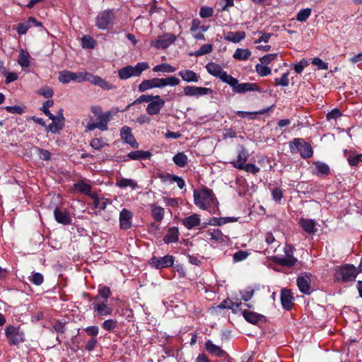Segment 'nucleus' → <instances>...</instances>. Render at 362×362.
Segmentation results:
<instances>
[{
    "label": "nucleus",
    "instance_id": "obj_25",
    "mask_svg": "<svg viewBox=\"0 0 362 362\" xmlns=\"http://www.w3.org/2000/svg\"><path fill=\"white\" fill-rule=\"evenodd\" d=\"M205 68L210 74L219 78H221V76H223V73H225L222 67L216 63H209Z\"/></svg>",
    "mask_w": 362,
    "mask_h": 362
},
{
    "label": "nucleus",
    "instance_id": "obj_34",
    "mask_svg": "<svg viewBox=\"0 0 362 362\" xmlns=\"http://www.w3.org/2000/svg\"><path fill=\"white\" fill-rule=\"evenodd\" d=\"M184 93L187 96L204 95V87L186 86L184 88Z\"/></svg>",
    "mask_w": 362,
    "mask_h": 362
},
{
    "label": "nucleus",
    "instance_id": "obj_63",
    "mask_svg": "<svg viewBox=\"0 0 362 362\" xmlns=\"http://www.w3.org/2000/svg\"><path fill=\"white\" fill-rule=\"evenodd\" d=\"M90 145L94 149L99 150L103 148L105 144L101 138H95L90 141Z\"/></svg>",
    "mask_w": 362,
    "mask_h": 362
},
{
    "label": "nucleus",
    "instance_id": "obj_8",
    "mask_svg": "<svg viewBox=\"0 0 362 362\" xmlns=\"http://www.w3.org/2000/svg\"><path fill=\"white\" fill-rule=\"evenodd\" d=\"M242 315L247 322L255 325H258L259 322L265 323L267 322V317L264 315L248 310H243Z\"/></svg>",
    "mask_w": 362,
    "mask_h": 362
},
{
    "label": "nucleus",
    "instance_id": "obj_3",
    "mask_svg": "<svg viewBox=\"0 0 362 362\" xmlns=\"http://www.w3.org/2000/svg\"><path fill=\"white\" fill-rule=\"evenodd\" d=\"M5 335L10 345L17 346L25 341L24 333L21 330L20 326H6Z\"/></svg>",
    "mask_w": 362,
    "mask_h": 362
},
{
    "label": "nucleus",
    "instance_id": "obj_6",
    "mask_svg": "<svg viewBox=\"0 0 362 362\" xmlns=\"http://www.w3.org/2000/svg\"><path fill=\"white\" fill-rule=\"evenodd\" d=\"M149 264L156 269L170 267L174 264V258L173 256L169 255H167L161 258L153 256L151 258Z\"/></svg>",
    "mask_w": 362,
    "mask_h": 362
},
{
    "label": "nucleus",
    "instance_id": "obj_57",
    "mask_svg": "<svg viewBox=\"0 0 362 362\" xmlns=\"http://www.w3.org/2000/svg\"><path fill=\"white\" fill-rule=\"evenodd\" d=\"M278 54H266L263 56L262 57L259 58V61L262 64L268 65L276 59Z\"/></svg>",
    "mask_w": 362,
    "mask_h": 362
},
{
    "label": "nucleus",
    "instance_id": "obj_7",
    "mask_svg": "<svg viewBox=\"0 0 362 362\" xmlns=\"http://www.w3.org/2000/svg\"><path fill=\"white\" fill-rule=\"evenodd\" d=\"M112 10H105L100 13L96 18V25L100 29H105L114 19Z\"/></svg>",
    "mask_w": 362,
    "mask_h": 362
},
{
    "label": "nucleus",
    "instance_id": "obj_29",
    "mask_svg": "<svg viewBox=\"0 0 362 362\" xmlns=\"http://www.w3.org/2000/svg\"><path fill=\"white\" fill-rule=\"evenodd\" d=\"M178 75L182 78L187 82H197L199 80V77L195 72L191 70H182L178 73Z\"/></svg>",
    "mask_w": 362,
    "mask_h": 362
},
{
    "label": "nucleus",
    "instance_id": "obj_61",
    "mask_svg": "<svg viewBox=\"0 0 362 362\" xmlns=\"http://www.w3.org/2000/svg\"><path fill=\"white\" fill-rule=\"evenodd\" d=\"M117 327V321L114 320H107L102 324V327L107 331H112Z\"/></svg>",
    "mask_w": 362,
    "mask_h": 362
},
{
    "label": "nucleus",
    "instance_id": "obj_43",
    "mask_svg": "<svg viewBox=\"0 0 362 362\" xmlns=\"http://www.w3.org/2000/svg\"><path fill=\"white\" fill-rule=\"evenodd\" d=\"M160 88L169 86H176L180 83V79L175 76H169L165 78H160Z\"/></svg>",
    "mask_w": 362,
    "mask_h": 362
},
{
    "label": "nucleus",
    "instance_id": "obj_59",
    "mask_svg": "<svg viewBox=\"0 0 362 362\" xmlns=\"http://www.w3.org/2000/svg\"><path fill=\"white\" fill-rule=\"evenodd\" d=\"M37 93L39 95H43L47 98H52L54 95V91L52 88L49 86H45L40 90H38Z\"/></svg>",
    "mask_w": 362,
    "mask_h": 362
},
{
    "label": "nucleus",
    "instance_id": "obj_27",
    "mask_svg": "<svg viewBox=\"0 0 362 362\" xmlns=\"http://www.w3.org/2000/svg\"><path fill=\"white\" fill-rule=\"evenodd\" d=\"M245 33L244 31L238 32H228L225 35V39L228 41L238 43L245 37Z\"/></svg>",
    "mask_w": 362,
    "mask_h": 362
},
{
    "label": "nucleus",
    "instance_id": "obj_17",
    "mask_svg": "<svg viewBox=\"0 0 362 362\" xmlns=\"http://www.w3.org/2000/svg\"><path fill=\"white\" fill-rule=\"evenodd\" d=\"M86 76L87 81H90L92 84L98 86L104 90H110L114 88L112 84L98 76H95L90 73H88Z\"/></svg>",
    "mask_w": 362,
    "mask_h": 362
},
{
    "label": "nucleus",
    "instance_id": "obj_35",
    "mask_svg": "<svg viewBox=\"0 0 362 362\" xmlns=\"http://www.w3.org/2000/svg\"><path fill=\"white\" fill-rule=\"evenodd\" d=\"M74 187L76 191L81 193H83L86 195H90L91 186L87 183H85L83 180L75 183Z\"/></svg>",
    "mask_w": 362,
    "mask_h": 362
},
{
    "label": "nucleus",
    "instance_id": "obj_26",
    "mask_svg": "<svg viewBox=\"0 0 362 362\" xmlns=\"http://www.w3.org/2000/svg\"><path fill=\"white\" fill-rule=\"evenodd\" d=\"M179 238V230L176 227L170 228L168 230V233L163 238V241L165 243L169 244L172 243H176L178 240Z\"/></svg>",
    "mask_w": 362,
    "mask_h": 362
},
{
    "label": "nucleus",
    "instance_id": "obj_14",
    "mask_svg": "<svg viewBox=\"0 0 362 362\" xmlns=\"http://www.w3.org/2000/svg\"><path fill=\"white\" fill-rule=\"evenodd\" d=\"M205 350L213 357L222 358L227 355L221 346L214 344L211 340L205 341Z\"/></svg>",
    "mask_w": 362,
    "mask_h": 362
},
{
    "label": "nucleus",
    "instance_id": "obj_1",
    "mask_svg": "<svg viewBox=\"0 0 362 362\" xmlns=\"http://www.w3.org/2000/svg\"><path fill=\"white\" fill-rule=\"evenodd\" d=\"M358 274V269L354 264H345L335 267L333 279L337 283H348L355 281Z\"/></svg>",
    "mask_w": 362,
    "mask_h": 362
},
{
    "label": "nucleus",
    "instance_id": "obj_5",
    "mask_svg": "<svg viewBox=\"0 0 362 362\" xmlns=\"http://www.w3.org/2000/svg\"><path fill=\"white\" fill-rule=\"evenodd\" d=\"M205 211L216 214L218 211V202L212 189L205 187Z\"/></svg>",
    "mask_w": 362,
    "mask_h": 362
},
{
    "label": "nucleus",
    "instance_id": "obj_53",
    "mask_svg": "<svg viewBox=\"0 0 362 362\" xmlns=\"http://www.w3.org/2000/svg\"><path fill=\"white\" fill-rule=\"evenodd\" d=\"M66 322H62L60 320L55 321L52 325V329L59 333H64L66 332Z\"/></svg>",
    "mask_w": 362,
    "mask_h": 362
},
{
    "label": "nucleus",
    "instance_id": "obj_58",
    "mask_svg": "<svg viewBox=\"0 0 362 362\" xmlns=\"http://www.w3.org/2000/svg\"><path fill=\"white\" fill-rule=\"evenodd\" d=\"M241 170H244L247 173H250L253 175L258 173L260 171V168L252 163H247L243 165Z\"/></svg>",
    "mask_w": 362,
    "mask_h": 362
},
{
    "label": "nucleus",
    "instance_id": "obj_52",
    "mask_svg": "<svg viewBox=\"0 0 362 362\" xmlns=\"http://www.w3.org/2000/svg\"><path fill=\"white\" fill-rule=\"evenodd\" d=\"M29 280L35 285L40 286L43 283L44 277L42 274L38 272H35L29 277Z\"/></svg>",
    "mask_w": 362,
    "mask_h": 362
},
{
    "label": "nucleus",
    "instance_id": "obj_18",
    "mask_svg": "<svg viewBox=\"0 0 362 362\" xmlns=\"http://www.w3.org/2000/svg\"><path fill=\"white\" fill-rule=\"evenodd\" d=\"M272 262L278 265L292 267L297 262V259L293 256V255H288V256L285 257H281L279 256L272 257Z\"/></svg>",
    "mask_w": 362,
    "mask_h": 362
},
{
    "label": "nucleus",
    "instance_id": "obj_19",
    "mask_svg": "<svg viewBox=\"0 0 362 362\" xmlns=\"http://www.w3.org/2000/svg\"><path fill=\"white\" fill-rule=\"evenodd\" d=\"M54 216L55 220L61 224L69 225L71 223V218L69 214L66 210H60L59 208H56L54 211Z\"/></svg>",
    "mask_w": 362,
    "mask_h": 362
},
{
    "label": "nucleus",
    "instance_id": "obj_54",
    "mask_svg": "<svg viewBox=\"0 0 362 362\" xmlns=\"http://www.w3.org/2000/svg\"><path fill=\"white\" fill-rule=\"evenodd\" d=\"M250 253L247 251L240 250L234 253L233 259L234 262H241L245 259Z\"/></svg>",
    "mask_w": 362,
    "mask_h": 362
},
{
    "label": "nucleus",
    "instance_id": "obj_42",
    "mask_svg": "<svg viewBox=\"0 0 362 362\" xmlns=\"http://www.w3.org/2000/svg\"><path fill=\"white\" fill-rule=\"evenodd\" d=\"M173 160L177 166L182 168L187 164V157L184 153L182 152L175 154L173 156Z\"/></svg>",
    "mask_w": 362,
    "mask_h": 362
},
{
    "label": "nucleus",
    "instance_id": "obj_55",
    "mask_svg": "<svg viewBox=\"0 0 362 362\" xmlns=\"http://www.w3.org/2000/svg\"><path fill=\"white\" fill-rule=\"evenodd\" d=\"M36 151L40 159L42 160H49L51 159V153L45 149L36 147Z\"/></svg>",
    "mask_w": 362,
    "mask_h": 362
},
{
    "label": "nucleus",
    "instance_id": "obj_32",
    "mask_svg": "<svg viewBox=\"0 0 362 362\" xmlns=\"http://www.w3.org/2000/svg\"><path fill=\"white\" fill-rule=\"evenodd\" d=\"M274 107V105H272L270 107H266V108H264L262 110H260L259 111H256V112H245V111H238L237 112V115L242 117V118H244L247 115H250V119H254L255 117H252V115H264V114H266L268 112H269L270 110H272L273 109V107Z\"/></svg>",
    "mask_w": 362,
    "mask_h": 362
},
{
    "label": "nucleus",
    "instance_id": "obj_23",
    "mask_svg": "<svg viewBox=\"0 0 362 362\" xmlns=\"http://www.w3.org/2000/svg\"><path fill=\"white\" fill-rule=\"evenodd\" d=\"M181 222L187 229H192L200 224L201 219L198 214H194L182 219Z\"/></svg>",
    "mask_w": 362,
    "mask_h": 362
},
{
    "label": "nucleus",
    "instance_id": "obj_31",
    "mask_svg": "<svg viewBox=\"0 0 362 362\" xmlns=\"http://www.w3.org/2000/svg\"><path fill=\"white\" fill-rule=\"evenodd\" d=\"M223 82L226 83L233 88V90L236 93L237 86L240 84L237 78L228 75L226 71L223 73V76H221L220 78Z\"/></svg>",
    "mask_w": 362,
    "mask_h": 362
},
{
    "label": "nucleus",
    "instance_id": "obj_40",
    "mask_svg": "<svg viewBox=\"0 0 362 362\" xmlns=\"http://www.w3.org/2000/svg\"><path fill=\"white\" fill-rule=\"evenodd\" d=\"M18 62L22 67H28L30 66L29 54L23 49H21L18 54Z\"/></svg>",
    "mask_w": 362,
    "mask_h": 362
},
{
    "label": "nucleus",
    "instance_id": "obj_51",
    "mask_svg": "<svg viewBox=\"0 0 362 362\" xmlns=\"http://www.w3.org/2000/svg\"><path fill=\"white\" fill-rule=\"evenodd\" d=\"M95 43V40L90 36H83L82 38V46L84 48L93 49Z\"/></svg>",
    "mask_w": 362,
    "mask_h": 362
},
{
    "label": "nucleus",
    "instance_id": "obj_37",
    "mask_svg": "<svg viewBox=\"0 0 362 362\" xmlns=\"http://www.w3.org/2000/svg\"><path fill=\"white\" fill-rule=\"evenodd\" d=\"M93 305L99 315H108L112 313V308L105 303H93Z\"/></svg>",
    "mask_w": 362,
    "mask_h": 362
},
{
    "label": "nucleus",
    "instance_id": "obj_39",
    "mask_svg": "<svg viewBox=\"0 0 362 362\" xmlns=\"http://www.w3.org/2000/svg\"><path fill=\"white\" fill-rule=\"evenodd\" d=\"M95 129H99L101 131H107V120L105 119L103 122H89L86 126V129L88 131L94 130Z\"/></svg>",
    "mask_w": 362,
    "mask_h": 362
},
{
    "label": "nucleus",
    "instance_id": "obj_33",
    "mask_svg": "<svg viewBox=\"0 0 362 362\" xmlns=\"http://www.w3.org/2000/svg\"><path fill=\"white\" fill-rule=\"evenodd\" d=\"M304 139L301 138H295L289 142L290 151L292 154L297 153L301 148Z\"/></svg>",
    "mask_w": 362,
    "mask_h": 362
},
{
    "label": "nucleus",
    "instance_id": "obj_9",
    "mask_svg": "<svg viewBox=\"0 0 362 362\" xmlns=\"http://www.w3.org/2000/svg\"><path fill=\"white\" fill-rule=\"evenodd\" d=\"M175 36L172 34H165L158 36V38L153 41L151 45L157 49H165L169 47L175 40Z\"/></svg>",
    "mask_w": 362,
    "mask_h": 362
},
{
    "label": "nucleus",
    "instance_id": "obj_30",
    "mask_svg": "<svg viewBox=\"0 0 362 362\" xmlns=\"http://www.w3.org/2000/svg\"><path fill=\"white\" fill-rule=\"evenodd\" d=\"M127 156L132 160L147 159L151 156L150 151L138 150L128 153Z\"/></svg>",
    "mask_w": 362,
    "mask_h": 362
},
{
    "label": "nucleus",
    "instance_id": "obj_12",
    "mask_svg": "<svg viewBox=\"0 0 362 362\" xmlns=\"http://www.w3.org/2000/svg\"><path fill=\"white\" fill-rule=\"evenodd\" d=\"M281 303L284 309L291 310L294 305V298L290 289L282 288L281 291Z\"/></svg>",
    "mask_w": 362,
    "mask_h": 362
},
{
    "label": "nucleus",
    "instance_id": "obj_11",
    "mask_svg": "<svg viewBox=\"0 0 362 362\" xmlns=\"http://www.w3.org/2000/svg\"><path fill=\"white\" fill-rule=\"evenodd\" d=\"M146 107V112L150 115H158L165 105V100L160 95H155Z\"/></svg>",
    "mask_w": 362,
    "mask_h": 362
},
{
    "label": "nucleus",
    "instance_id": "obj_47",
    "mask_svg": "<svg viewBox=\"0 0 362 362\" xmlns=\"http://www.w3.org/2000/svg\"><path fill=\"white\" fill-rule=\"evenodd\" d=\"M117 185L121 188L131 187L132 189H135L137 187V183L134 180L126 178L119 180L117 182Z\"/></svg>",
    "mask_w": 362,
    "mask_h": 362
},
{
    "label": "nucleus",
    "instance_id": "obj_2",
    "mask_svg": "<svg viewBox=\"0 0 362 362\" xmlns=\"http://www.w3.org/2000/svg\"><path fill=\"white\" fill-rule=\"evenodd\" d=\"M149 65L147 62H139L135 66L128 65L118 71L119 78L122 80H126L132 76H139L141 73L148 69Z\"/></svg>",
    "mask_w": 362,
    "mask_h": 362
},
{
    "label": "nucleus",
    "instance_id": "obj_45",
    "mask_svg": "<svg viewBox=\"0 0 362 362\" xmlns=\"http://www.w3.org/2000/svg\"><path fill=\"white\" fill-rule=\"evenodd\" d=\"M312 10L310 8L301 9L296 15V20L299 22H305L311 15Z\"/></svg>",
    "mask_w": 362,
    "mask_h": 362
},
{
    "label": "nucleus",
    "instance_id": "obj_21",
    "mask_svg": "<svg viewBox=\"0 0 362 362\" xmlns=\"http://www.w3.org/2000/svg\"><path fill=\"white\" fill-rule=\"evenodd\" d=\"M153 88H160V78H153L152 79L144 80L139 85V91L144 92Z\"/></svg>",
    "mask_w": 362,
    "mask_h": 362
},
{
    "label": "nucleus",
    "instance_id": "obj_56",
    "mask_svg": "<svg viewBox=\"0 0 362 362\" xmlns=\"http://www.w3.org/2000/svg\"><path fill=\"white\" fill-rule=\"evenodd\" d=\"M225 221H222V217H213L206 219L205 218V226L206 225L210 226H223Z\"/></svg>",
    "mask_w": 362,
    "mask_h": 362
},
{
    "label": "nucleus",
    "instance_id": "obj_41",
    "mask_svg": "<svg viewBox=\"0 0 362 362\" xmlns=\"http://www.w3.org/2000/svg\"><path fill=\"white\" fill-rule=\"evenodd\" d=\"M155 95H142L139 96L136 100H135L133 103L128 105L126 108L123 111L127 110L131 106L135 105V104H139L142 103H150L153 100H154Z\"/></svg>",
    "mask_w": 362,
    "mask_h": 362
},
{
    "label": "nucleus",
    "instance_id": "obj_64",
    "mask_svg": "<svg viewBox=\"0 0 362 362\" xmlns=\"http://www.w3.org/2000/svg\"><path fill=\"white\" fill-rule=\"evenodd\" d=\"M342 115L341 112L338 108H334L332 111L329 112L327 115V119L330 121L332 119L336 120Z\"/></svg>",
    "mask_w": 362,
    "mask_h": 362
},
{
    "label": "nucleus",
    "instance_id": "obj_4",
    "mask_svg": "<svg viewBox=\"0 0 362 362\" xmlns=\"http://www.w3.org/2000/svg\"><path fill=\"white\" fill-rule=\"evenodd\" d=\"M88 72L74 73L69 71H62L59 72V80L62 83H68L71 81L82 82L87 81Z\"/></svg>",
    "mask_w": 362,
    "mask_h": 362
},
{
    "label": "nucleus",
    "instance_id": "obj_60",
    "mask_svg": "<svg viewBox=\"0 0 362 362\" xmlns=\"http://www.w3.org/2000/svg\"><path fill=\"white\" fill-rule=\"evenodd\" d=\"M349 164L351 166H357L358 163L362 161V154H357L355 156H349L347 158Z\"/></svg>",
    "mask_w": 362,
    "mask_h": 362
},
{
    "label": "nucleus",
    "instance_id": "obj_46",
    "mask_svg": "<svg viewBox=\"0 0 362 362\" xmlns=\"http://www.w3.org/2000/svg\"><path fill=\"white\" fill-rule=\"evenodd\" d=\"M153 71L155 72L162 71L167 73H173L175 71V69L168 64H161L154 66L153 68Z\"/></svg>",
    "mask_w": 362,
    "mask_h": 362
},
{
    "label": "nucleus",
    "instance_id": "obj_28",
    "mask_svg": "<svg viewBox=\"0 0 362 362\" xmlns=\"http://www.w3.org/2000/svg\"><path fill=\"white\" fill-rule=\"evenodd\" d=\"M251 54L252 52L249 49L237 48L233 57L237 60L244 61L248 59Z\"/></svg>",
    "mask_w": 362,
    "mask_h": 362
},
{
    "label": "nucleus",
    "instance_id": "obj_24",
    "mask_svg": "<svg viewBox=\"0 0 362 362\" xmlns=\"http://www.w3.org/2000/svg\"><path fill=\"white\" fill-rule=\"evenodd\" d=\"M297 286L302 293L309 295L311 293L310 282L305 276L297 278Z\"/></svg>",
    "mask_w": 362,
    "mask_h": 362
},
{
    "label": "nucleus",
    "instance_id": "obj_48",
    "mask_svg": "<svg viewBox=\"0 0 362 362\" xmlns=\"http://www.w3.org/2000/svg\"><path fill=\"white\" fill-rule=\"evenodd\" d=\"M54 105L53 100H47L42 105V107L40 108V110L47 115L49 117V119H54V115L51 113V112L49 110V108L52 107Z\"/></svg>",
    "mask_w": 362,
    "mask_h": 362
},
{
    "label": "nucleus",
    "instance_id": "obj_38",
    "mask_svg": "<svg viewBox=\"0 0 362 362\" xmlns=\"http://www.w3.org/2000/svg\"><path fill=\"white\" fill-rule=\"evenodd\" d=\"M151 214L153 219L157 222H160L164 216V209L161 206L156 205L152 206Z\"/></svg>",
    "mask_w": 362,
    "mask_h": 362
},
{
    "label": "nucleus",
    "instance_id": "obj_15",
    "mask_svg": "<svg viewBox=\"0 0 362 362\" xmlns=\"http://www.w3.org/2000/svg\"><path fill=\"white\" fill-rule=\"evenodd\" d=\"M132 214L127 209H123L119 214V226L122 230H128L132 227Z\"/></svg>",
    "mask_w": 362,
    "mask_h": 362
},
{
    "label": "nucleus",
    "instance_id": "obj_20",
    "mask_svg": "<svg viewBox=\"0 0 362 362\" xmlns=\"http://www.w3.org/2000/svg\"><path fill=\"white\" fill-rule=\"evenodd\" d=\"M236 93H244L247 91H257L259 93H262L263 90H262L261 87L255 83H240L237 86Z\"/></svg>",
    "mask_w": 362,
    "mask_h": 362
},
{
    "label": "nucleus",
    "instance_id": "obj_22",
    "mask_svg": "<svg viewBox=\"0 0 362 362\" xmlns=\"http://www.w3.org/2000/svg\"><path fill=\"white\" fill-rule=\"evenodd\" d=\"M313 165H315L316 171L313 174L317 176H327L330 173V168L329 165L319 160L313 161Z\"/></svg>",
    "mask_w": 362,
    "mask_h": 362
},
{
    "label": "nucleus",
    "instance_id": "obj_62",
    "mask_svg": "<svg viewBox=\"0 0 362 362\" xmlns=\"http://www.w3.org/2000/svg\"><path fill=\"white\" fill-rule=\"evenodd\" d=\"M32 26L28 21L25 23H21L17 25L16 30L19 35L25 34L28 30Z\"/></svg>",
    "mask_w": 362,
    "mask_h": 362
},
{
    "label": "nucleus",
    "instance_id": "obj_36",
    "mask_svg": "<svg viewBox=\"0 0 362 362\" xmlns=\"http://www.w3.org/2000/svg\"><path fill=\"white\" fill-rule=\"evenodd\" d=\"M300 151V156L305 159L310 158L313 155V150L311 145L306 141L303 143Z\"/></svg>",
    "mask_w": 362,
    "mask_h": 362
},
{
    "label": "nucleus",
    "instance_id": "obj_50",
    "mask_svg": "<svg viewBox=\"0 0 362 362\" xmlns=\"http://www.w3.org/2000/svg\"><path fill=\"white\" fill-rule=\"evenodd\" d=\"M200 192H204V188L200 189V191H194V203L201 209H204V197L201 195Z\"/></svg>",
    "mask_w": 362,
    "mask_h": 362
},
{
    "label": "nucleus",
    "instance_id": "obj_13",
    "mask_svg": "<svg viewBox=\"0 0 362 362\" xmlns=\"http://www.w3.org/2000/svg\"><path fill=\"white\" fill-rule=\"evenodd\" d=\"M121 139L132 147L137 148L139 144L132 132V129L127 126L123 127L120 132Z\"/></svg>",
    "mask_w": 362,
    "mask_h": 362
},
{
    "label": "nucleus",
    "instance_id": "obj_49",
    "mask_svg": "<svg viewBox=\"0 0 362 362\" xmlns=\"http://www.w3.org/2000/svg\"><path fill=\"white\" fill-rule=\"evenodd\" d=\"M289 72L287 71L282 74L281 78H276L274 79L276 86H288L289 84L288 79Z\"/></svg>",
    "mask_w": 362,
    "mask_h": 362
},
{
    "label": "nucleus",
    "instance_id": "obj_44",
    "mask_svg": "<svg viewBox=\"0 0 362 362\" xmlns=\"http://www.w3.org/2000/svg\"><path fill=\"white\" fill-rule=\"evenodd\" d=\"M255 71L260 76H267L272 72V69L267 65L257 64L255 65Z\"/></svg>",
    "mask_w": 362,
    "mask_h": 362
},
{
    "label": "nucleus",
    "instance_id": "obj_10",
    "mask_svg": "<svg viewBox=\"0 0 362 362\" xmlns=\"http://www.w3.org/2000/svg\"><path fill=\"white\" fill-rule=\"evenodd\" d=\"M248 151L243 146L240 145L238 147V158L235 160L230 162L233 167L237 169H242L243 165L249 158Z\"/></svg>",
    "mask_w": 362,
    "mask_h": 362
},
{
    "label": "nucleus",
    "instance_id": "obj_16",
    "mask_svg": "<svg viewBox=\"0 0 362 362\" xmlns=\"http://www.w3.org/2000/svg\"><path fill=\"white\" fill-rule=\"evenodd\" d=\"M298 223L303 230L308 234H315L317 230V223L313 219L300 218Z\"/></svg>",
    "mask_w": 362,
    "mask_h": 362
}]
</instances>
